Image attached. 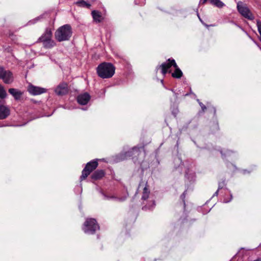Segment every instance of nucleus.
<instances>
[{
	"mask_svg": "<svg viewBox=\"0 0 261 261\" xmlns=\"http://www.w3.org/2000/svg\"><path fill=\"white\" fill-rule=\"evenodd\" d=\"M72 35V28L66 24L59 27L55 33V37L59 42L69 40Z\"/></svg>",
	"mask_w": 261,
	"mask_h": 261,
	"instance_id": "nucleus-1",
	"label": "nucleus"
},
{
	"mask_svg": "<svg viewBox=\"0 0 261 261\" xmlns=\"http://www.w3.org/2000/svg\"><path fill=\"white\" fill-rule=\"evenodd\" d=\"M115 67L110 63L103 62L97 67L98 76L102 79H108L113 76L115 73Z\"/></svg>",
	"mask_w": 261,
	"mask_h": 261,
	"instance_id": "nucleus-2",
	"label": "nucleus"
},
{
	"mask_svg": "<svg viewBox=\"0 0 261 261\" xmlns=\"http://www.w3.org/2000/svg\"><path fill=\"white\" fill-rule=\"evenodd\" d=\"M99 229V226L95 219L87 218L85 221L83 229L86 233L93 234L97 230Z\"/></svg>",
	"mask_w": 261,
	"mask_h": 261,
	"instance_id": "nucleus-3",
	"label": "nucleus"
},
{
	"mask_svg": "<svg viewBox=\"0 0 261 261\" xmlns=\"http://www.w3.org/2000/svg\"><path fill=\"white\" fill-rule=\"evenodd\" d=\"M237 9L239 12L245 18L249 20H253L254 17L246 4L239 2L237 4Z\"/></svg>",
	"mask_w": 261,
	"mask_h": 261,
	"instance_id": "nucleus-4",
	"label": "nucleus"
},
{
	"mask_svg": "<svg viewBox=\"0 0 261 261\" xmlns=\"http://www.w3.org/2000/svg\"><path fill=\"white\" fill-rule=\"evenodd\" d=\"M97 161L93 160L88 162L82 171L81 179L82 180L86 179L91 172L97 168Z\"/></svg>",
	"mask_w": 261,
	"mask_h": 261,
	"instance_id": "nucleus-5",
	"label": "nucleus"
},
{
	"mask_svg": "<svg viewBox=\"0 0 261 261\" xmlns=\"http://www.w3.org/2000/svg\"><path fill=\"white\" fill-rule=\"evenodd\" d=\"M0 79H2L6 84H11L14 78L12 73L9 70H6L3 67L0 66Z\"/></svg>",
	"mask_w": 261,
	"mask_h": 261,
	"instance_id": "nucleus-6",
	"label": "nucleus"
},
{
	"mask_svg": "<svg viewBox=\"0 0 261 261\" xmlns=\"http://www.w3.org/2000/svg\"><path fill=\"white\" fill-rule=\"evenodd\" d=\"M172 66L174 67H177V64L174 59H169L167 60V62H164L161 65L158 66L156 68V71L158 72L160 68H161V73L164 75L167 72L168 69H169Z\"/></svg>",
	"mask_w": 261,
	"mask_h": 261,
	"instance_id": "nucleus-7",
	"label": "nucleus"
},
{
	"mask_svg": "<svg viewBox=\"0 0 261 261\" xmlns=\"http://www.w3.org/2000/svg\"><path fill=\"white\" fill-rule=\"evenodd\" d=\"M28 91L31 95H37L45 93L47 90L45 88L35 86L31 84L28 87Z\"/></svg>",
	"mask_w": 261,
	"mask_h": 261,
	"instance_id": "nucleus-8",
	"label": "nucleus"
},
{
	"mask_svg": "<svg viewBox=\"0 0 261 261\" xmlns=\"http://www.w3.org/2000/svg\"><path fill=\"white\" fill-rule=\"evenodd\" d=\"M68 92V85L66 83H60L55 89V92L58 95L62 96L67 94Z\"/></svg>",
	"mask_w": 261,
	"mask_h": 261,
	"instance_id": "nucleus-9",
	"label": "nucleus"
},
{
	"mask_svg": "<svg viewBox=\"0 0 261 261\" xmlns=\"http://www.w3.org/2000/svg\"><path fill=\"white\" fill-rule=\"evenodd\" d=\"M90 98V94L87 92H85L77 96V101L79 104L85 105L89 101Z\"/></svg>",
	"mask_w": 261,
	"mask_h": 261,
	"instance_id": "nucleus-10",
	"label": "nucleus"
},
{
	"mask_svg": "<svg viewBox=\"0 0 261 261\" xmlns=\"http://www.w3.org/2000/svg\"><path fill=\"white\" fill-rule=\"evenodd\" d=\"M52 38V32L49 29H46L45 32L38 39L37 42H44Z\"/></svg>",
	"mask_w": 261,
	"mask_h": 261,
	"instance_id": "nucleus-11",
	"label": "nucleus"
},
{
	"mask_svg": "<svg viewBox=\"0 0 261 261\" xmlns=\"http://www.w3.org/2000/svg\"><path fill=\"white\" fill-rule=\"evenodd\" d=\"M10 114L9 108L6 106L3 105L0 106V119H5L7 118Z\"/></svg>",
	"mask_w": 261,
	"mask_h": 261,
	"instance_id": "nucleus-12",
	"label": "nucleus"
},
{
	"mask_svg": "<svg viewBox=\"0 0 261 261\" xmlns=\"http://www.w3.org/2000/svg\"><path fill=\"white\" fill-rule=\"evenodd\" d=\"M8 91L16 100L19 99L23 94L20 90L15 88H10Z\"/></svg>",
	"mask_w": 261,
	"mask_h": 261,
	"instance_id": "nucleus-13",
	"label": "nucleus"
},
{
	"mask_svg": "<svg viewBox=\"0 0 261 261\" xmlns=\"http://www.w3.org/2000/svg\"><path fill=\"white\" fill-rule=\"evenodd\" d=\"M150 193V190L148 188V186L147 185V182H146L145 184V187L143 188L141 200H146L149 198Z\"/></svg>",
	"mask_w": 261,
	"mask_h": 261,
	"instance_id": "nucleus-14",
	"label": "nucleus"
},
{
	"mask_svg": "<svg viewBox=\"0 0 261 261\" xmlns=\"http://www.w3.org/2000/svg\"><path fill=\"white\" fill-rule=\"evenodd\" d=\"M105 175V172L102 170H98L95 171L91 175V178L94 180L101 178Z\"/></svg>",
	"mask_w": 261,
	"mask_h": 261,
	"instance_id": "nucleus-15",
	"label": "nucleus"
},
{
	"mask_svg": "<svg viewBox=\"0 0 261 261\" xmlns=\"http://www.w3.org/2000/svg\"><path fill=\"white\" fill-rule=\"evenodd\" d=\"M42 44L45 48H51L56 45V42L52 38L43 42Z\"/></svg>",
	"mask_w": 261,
	"mask_h": 261,
	"instance_id": "nucleus-16",
	"label": "nucleus"
},
{
	"mask_svg": "<svg viewBox=\"0 0 261 261\" xmlns=\"http://www.w3.org/2000/svg\"><path fill=\"white\" fill-rule=\"evenodd\" d=\"M92 15L93 19L97 22H100L101 21V15L100 13L98 11L93 10L92 12Z\"/></svg>",
	"mask_w": 261,
	"mask_h": 261,
	"instance_id": "nucleus-17",
	"label": "nucleus"
},
{
	"mask_svg": "<svg viewBox=\"0 0 261 261\" xmlns=\"http://www.w3.org/2000/svg\"><path fill=\"white\" fill-rule=\"evenodd\" d=\"M175 68V71L172 73V76L176 79H180L182 76V72L177 66Z\"/></svg>",
	"mask_w": 261,
	"mask_h": 261,
	"instance_id": "nucleus-18",
	"label": "nucleus"
},
{
	"mask_svg": "<svg viewBox=\"0 0 261 261\" xmlns=\"http://www.w3.org/2000/svg\"><path fill=\"white\" fill-rule=\"evenodd\" d=\"M210 2L211 4L219 8H222L225 6V4L220 0H210Z\"/></svg>",
	"mask_w": 261,
	"mask_h": 261,
	"instance_id": "nucleus-19",
	"label": "nucleus"
},
{
	"mask_svg": "<svg viewBox=\"0 0 261 261\" xmlns=\"http://www.w3.org/2000/svg\"><path fill=\"white\" fill-rule=\"evenodd\" d=\"M76 4L80 7H86V8H90L91 6V5L86 2L84 1V0H81L76 3Z\"/></svg>",
	"mask_w": 261,
	"mask_h": 261,
	"instance_id": "nucleus-20",
	"label": "nucleus"
},
{
	"mask_svg": "<svg viewBox=\"0 0 261 261\" xmlns=\"http://www.w3.org/2000/svg\"><path fill=\"white\" fill-rule=\"evenodd\" d=\"M7 93L4 87L0 85V97L1 99H5L7 97Z\"/></svg>",
	"mask_w": 261,
	"mask_h": 261,
	"instance_id": "nucleus-21",
	"label": "nucleus"
},
{
	"mask_svg": "<svg viewBox=\"0 0 261 261\" xmlns=\"http://www.w3.org/2000/svg\"><path fill=\"white\" fill-rule=\"evenodd\" d=\"M155 201L153 200L152 202V205L151 206H148L147 205H145V206H143L142 207V210H147L148 209H149V210L151 209V208H153L155 206Z\"/></svg>",
	"mask_w": 261,
	"mask_h": 261,
	"instance_id": "nucleus-22",
	"label": "nucleus"
},
{
	"mask_svg": "<svg viewBox=\"0 0 261 261\" xmlns=\"http://www.w3.org/2000/svg\"><path fill=\"white\" fill-rule=\"evenodd\" d=\"M225 185V180L219 183L218 190L222 189L223 187Z\"/></svg>",
	"mask_w": 261,
	"mask_h": 261,
	"instance_id": "nucleus-23",
	"label": "nucleus"
},
{
	"mask_svg": "<svg viewBox=\"0 0 261 261\" xmlns=\"http://www.w3.org/2000/svg\"><path fill=\"white\" fill-rule=\"evenodd\" d=\"M199 105L200 106L201 108V109L202 110V111H204L206 109V107H205V106L204 105H203L202 102H199Z\"/></svg>",
	"mask_w": 261,
	"mask_h": 261,
	"instance_id": "nucleus-24",
	"label": "nucleus"
},
{
	"mask_svg": "<svg viewBox=\"0 0 261 261\" xmlns=\"http://www.w3.org/2000/svg\"><path fill=\"white\" fill-rule=\"evenodd\" d=\"M186 196V192H184L181 195V198L184 200Z\"/></svg>",
	"mask_w": 261,
	"mask_h": 261,
	"instance_id": "nucleus-25",
	"label": "nucleus"
},
{
	"mask_svg": "<svg viewBox=\"0 0 261 261\" xmlns=\"http://www.w3.org/2000/svg\"><path fill=\"white\" fill-rule=\"evenodd\" d=\"M140 149V148L139 147H134L132 148V150H139Z\"/></svg>",
	"mask_w": 261,
	"mask_h": 261,
	"instance_id": "nucleus-26",
	"label": "nucleus"
},
{
	"mask_svg": "<svg viewBox=\"0 0 261 261\" xmlns=\"http://www.w3.org/2000/svg\"><path fill=\"white\" fill-rule=\"evenodd\" d=\"M143 184V182L142 180H141L139 183L138 189L141 186L142 184Z\"/></svg>",
	"mask_w": 261,
	"mask_h": 261,
	"instance_id": "nucleus-27",
	"label": "nucleus"
},
{
	"mask_svg": "<svg viewBox=\"0 0 261 261\" xmlns=\"http://www.w3.org/2000/svg\"><path fill=\"white\" fill-rule=\"evenodd\" d=\"M219 190H218H218H217V191H216V192L214 194V195H213L214 196H217V195H218Z\"/></svg>",
	"mask_w": 261,
	"mask_h": 261,
	"instance_id": "nucleus-28",
	"label": "nucleus"
},
{
	"mask_svg": "<svg viewBox=\"0 0 261 261\" xmlns=\"http://www.w3.org/2000/svg\"><path fill=\"white\" fill-rule=\"evenodd\" d=\"M207 0H201L200 3L202 4H204L206 2Z\"/></svg>",
	"mask_w": 261,
	"mask_h": 261,
	"instance_id": "nucleus-29",
	"label": "nucleus"
},
{
	"mask_svg": "<svg viewBox=\"0 0 261 261\" xmlns=\"http://www.w3.org/2000/svg\"><path fill=\"white\" fill-rule=\"evenodd\" d=\"M172 91L173 92L175 97H176V98H177V94L175 92H174L173 90H172Z\"/></svg>",
	"mask_w": 261,
	"mask_h": 261,
	"instance_id": "nucleus-30",
	"label": "nucleus"
},
{
	"mask_svg": "<svg viewBox=\"0 0 261 261\" xmlns=\"http://www.w3.org/2000/svg\"><path fill=\"white\" fill-rule=\"evenodd\" d=\"M118 200L120 201H122L124 200V199H123V198H119Z\"/></svg>",
	"mask_w": 261,
	"mask_h": 261,
	"instance_id": "nucleus-31",
	"label": "nucleus"
},
{
	"mask_svg": "<svg viewBox=\"0 0 261 261\" xmlns=\"http://www.w3.org/2000/svg\"><path fill=\"white\" fill-rule=\"evenodd\" d=\"M220 152H221V153L222 155L223 156V153L222 151H220Z\"/></svg>",
	"mask_w": 261,
	"mask_h": 261,
	"instance_id": "nucleus-32",
	"label": "nucleus"
},
{
	"mask_svg": "<svg viewBox=\"0 0 261 261\" xmlns=\"http://www.w3.org/2000/svg\"><path fill=\"white\" fill-rule=\"evenodd\" d=\"M231 152V151H230V150H228V151H227V153H229V152Z\"/></svg>",
	"mask_w": 261,
	"mask_h": 261,
	"instance_id": "nucleus-33",
	"label": "nucleus"
},
{
	"mask_svg": "<svg viewBox=\"0 0 261 261\" xmlns=\"http://www.w3.org/2000/svg\"><path fill=\"white\" fill-rule=\"evenodd\" d=\"M254 261H260V260L259 259H256V260H255Z\"/></svg>",
	"mask_w": 261,
	"mask_h": 261,
	"instance_id": "nucleus-34",
	"label": "nucleus"
},
{
	"mask_svg": "<svg viewBox=\"0 0 261 261\" xmlns=\"http://www.w3.org/2000/svg\"><path fill=\"white\" fill-rule=\"evenodd\" d=\"M4 125H0V127H3L4 126Z\"/></svg>",
	"mask_w": 261,
	"mask_h": 261,
	"instance_id": "nucleus-35",
	"label": "nucleus"
}]
</instances>
